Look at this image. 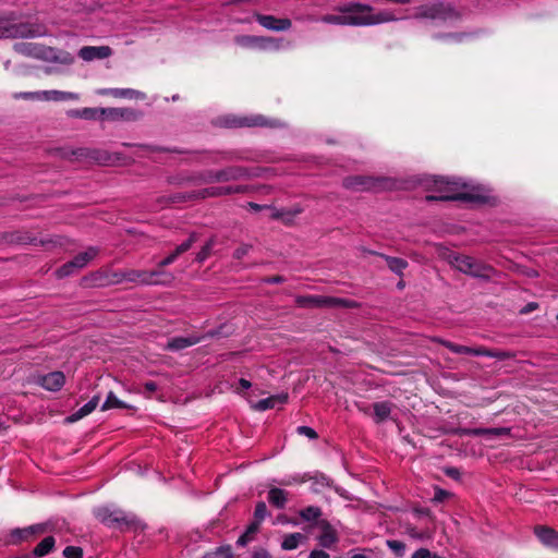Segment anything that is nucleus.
Wrapping results in <instances>:
<instances>
[{"label":"nucleus","mask_w":558,"mask_h":558,"mask_svg":"<svg viewBox=\"0 0 558 558\" xmlns=\"http://www.w3.org/2000/svg\"><path fill=\"white\" fill-rule=\"evenodd\" d=\"M339 13H345L347 25L369 26L395 21L390 12L373 13V8L360 2H348L336 8Z\"/></svg>","instance_id":"f257e3e1"},{"label":"nucleus","mask_w":558,"mask_h":558,"mask_svg":"<svg viewBox=\"0 0 558 558\" xmlns=\"http://www.w3.org/2000/svg\"><path fill=\"white\" fill-rule=\"evenodd\" d=\"M434 182L436 191L439 192V195H427L426 201L428 202L461 201L474 204H486L489 202V196L481 193H457L456 191L458 189V183L454 181H450L448 178L440 177L438 179H435Z\"/></svg>","instance_id":"f03ea898"},{"label":"nucleus","mask_w":558,"mask_h":558,"mask_svg":"<svg viewBox=\"0 0 558 558\" xmlns=\"http://www.w3.org/2000/svg\"><path fill=\"white\" fill-rule=\"evenodd\" d=\"M51 154L54 156L66 159V160H73V159H92L100 165H118L120 162L123 163H130L133 161L132 159L125 158L122 154L116 153L113 155H109L106 151H101L98 149H89V148H76V149H69V148H62L58 147L51 150Z\"/></svg>","instance_id":"7ed1b4c3"},{"label":"nucleus","mask_w":558,"mask_h":558,"mask_svg":"<svg viewBox=\"0 0 558 558\" xmlns=\"http://www.w3.org/2000/svg\"><path fill=\"white\" fill-rule=\"evenodd\" d=\"M47 35V28L40 23L15 22L13 13L0 15V38H34Z\"/></svg>","instance_id":"20e7f679"},{"label":"nucleus","mask_w":558,"mask_h":558,"mask_svg":"<svg viewBox=\"0 0 558 558\" xmlns=\"http://www.w3.org/2000/svg\"><path fill=\"white\" fill-rule=\"evenodd\" d=\"M95 517L101 524L122 532L136 530L140 525V520L135 515H129L122 510H110L108 507L98 508Z\"/></svg>","instance_id":"39448f33"},{"label":"nucleus","mask_w":558,"mask_h":558,"mask_svg":"<svg viewBox=\"0 0 558 558\" xmlns=\"http://www.w3.org/2000/svg\"><path fill=\"white\" fill-rule=\"evenodd\" d=\"M295 303L302 308L344 307L354 308L357 303L349 299H340L324 295H298Z\"/></svg>","instance_id":"423d86ee"},{"label":"nucleus","mask_w":558,"mask_h":558,"mask_svg":"<svg viewBox=\"0 0 558 558\" xmlns=\"http://www.w3.org/2000/svg\"><path fill=\"white\" fill-rule=\"evenodd\" d=\"M439 343L456 354L487 356L497 359L499 361H505L514 357V353L505 350H490L485 347L471 348L442 339L439 340Z\"/></svg>","instance_id":"0eeeda50"},{"label":"nucleus","mask_w":558,"mask_h":558,"mask_svg":"<svg viewBox=\"0 0 558 558\" xmlns=\"http://www.w3.org/2000/svg\"><path fill=\"white\" fill-rule=\"evenodd\" d=\"M253 175L247 168L231 166L221 170H207L201 174V180L205 184H210L215 182L238 181Z\"/></svg>","instance_id":"6e6552de"},{"label":"nucleus","mask_w":558,"mask_h":558,"mask_svg":"<svg viewBox=\"0 0 558 558\" xmlns=\"http://www.w3.org/2000/svg\"><path fill=\"white\" fill-rule=\"evenodd\" d=\"M460 14L450 4L437 2L433 4L421 5L416 9L414 19L423 20L428 19L433 21H450L458 20Z\"/></svg>","instance_id":"1a4fd4ad"},{"label":"nucleus","mask_w":558,"mask_h":558,"mask_svg":"<svg viewBox=\"0 0 558 558\" xmlns=\"http://www.w3.org/2000/svg\"><path fill=\"white\" fill-rule=\"evenodd\" d=\"M4 239L9 243H14V244H21V245H26V244L41 245L46 250H52L54 247L62 246L64 244V241H65V239L63 236H60V235H56V236L49 238V239L38 240L36 236L32 235L31 232L23 231V230H19V231L7 233Z\"/></svg>","instance_id":"9d476101"},{"label":"nucleus","mask_w":558,"mask_h":558,"mask_svg":"<svg viewBox=\"0 0 558 558\" xmlns=\"http://www.w3.org/2000/svg\"><path fill=\"white\" fill-rule=\"evenodd\" d=\"M451 264L461 272L476 277L489 278L493 268L465 255H454Z\"/></svg>","instance_id":"9b49d317"},{"label":"nucleus","mask_w":558,"mask_h":558,"mask_svg":"<svg viewBox=\"0 0 558 558\" xmlns=\"http://www.w3.org/2000/svg\"><path fill=\"white\" fill-rule=\"evenodd\" d=\"M98 248L95 246L88 247L85 252L77 254L73 259L59 267L56 270V277L62 279L73 275L76 270L84 268L93 260L98 255Z\"/></svg>","instance_id":"f8f14e48"},{"label":"nucleus","mask_w":558,"mask_h":558,"mask_svg":"<svg viewBox=\"0 0 558 558\" xmlns=\"http://www.w3.org/2000/svg\"><path fill=\"white\" fill-rule=\"evenodd\" d=\"M174 260V252L170 253L166 258L158 263L156 269L153 270H124L125 279H171L169 275L165 274L162 268Z\"/></svg>","instance_id":"ddd939ff"},{"label":"nucleus","mask_w":558,"mask_h":558,"mask_svg":"<svg viewBox=\"0 0 558 558\" xmlns=\"http://www.w3.org/2000/svg\"><path fill=\"white\" fill-rule=\"evenodd\" d=\"M383 179L371 175H349L342 180V185L347 190L362 192L375 189Z\"/></svg>","instance_id":"4468645a"},{"label":"nucleus","mask_w":558,"mask_h":558,"mask_svg":"<svg viewBox=\"0 0 558 558\" xmlns=\"http://www.w3.org/2000/svg\"><path fill=\"white\" fill-rule=\"evenodd\" d=\"M223 124L227 128H254L268 125L267 119L262 114L236 116L230 114L223 118Z\"/></svg>","instance_id":"2eb2a0df"},{"label":"nucleus","mask_w":558,"mask_h":558,"mask_svg":"<svg viewBox=\"0 0 558 558\" xmlns=\"http://www.w3.org/2000/svg\"><path fill=\"white\" fill-rule=\"evenodd\" d=\"M223 195H230L229 186H210L190 194L177 192V203L187 202L196 198L204 199L207 197H219Z\"/></svg>","instance_id":"dca6fc26"},{"label":"nucleus","mask_w":558,"mask_h":558,"mask_svg":"<svg viewBox=\"0 0 558 558\" xmlns=\"http://www.w3.org/2000/svg\"><path fill=\"white\" fill-rule=\"evenodd\" d=\"M254 19L260 26L274 32H284L292 26V22L288 17H276L269 14L255 13Z\"/></svg>","instance_id":"f3484780"},{"label":"nucleus","mask_w":558,"mask_h":558,"mask_svg":"<svg viewBox=\"0 0 558 558\" xmlns=\"http://www.w3.org/2000/svg\"><path fill=\"white\" fill-rule=\"evenodd\" d=\"M46 531V524H35L23 529H13L9 534V543L12 545H19L22 542L32 539L35 535L44 534Z\"/></svg>","instance_id":"a211bd4d"},{"label":"nucleus","mask_w":558,"mask_h":558,"mask_svg":"<svg viewBox=\"0 0 558 558\" xmlns=\"http://www.w3.org/2000/svg\"><path fill=\"white\" fill-rule=\"evenodd\" d=\"M101 120L135 121L142 113L132 108H101Z\"/></svg>","instance_id":"6ab92c4d"},{"label":"nucleus","mask_w":558,"mask_h":558,"mask_svg":"<svg viewBox=\"0 0 558 558\" xmlns=\"http://www.w3.org/2000/svg\"><path fill=\"white\" fill-rule=\"evenodd\" d=\"M108 279L110 281V286L121 284L123 282H130L134 284L145 286V284H166L171 282L172 279H125L124 270H109L108 269Z\"/></svg>","instance_id":"aec40b11"},{"label":"nucleus","mask_w":558,"mask_h":558,"mask_svg":"<svg viewBox=\"0 0 558 558\" xmlns=\"http://www.w3.org/2000/svg\"><path fill=\"white\" fill-rule=\"evenodd\" d=\"M36 384L49 391H59L65 384V376L61 371H54L46 375H39Z\"/></svg>","instance_id":"412c9836"},{"label":"nucleus","mask_w":558,"mask_h":558,"mask_svg":"<svg viewBox=\"0 0 558 558\" xmlns=\"http://www.w3.org/2000/svg\"><path fill=\"white\" fill-rule=\"evenodd\" d=\"M108 269H99L84 276L81 284L85 288H105L110 286Z\"/></svg>","instance_id":"4be33fe9"},{"label":"nucleus","mask_w":558,"mask_h":558,"mask_svg":"<svg viewBox=\"0 0 558 558\" xmlns=\"http://www.w3.org/2000/svg\"><path fill=\"white\" fill-rule=\"evenodd\" d=\"M534 533L539 542L551 549L558 550V532L545 525H536Z\"/></svg>","instance_id":"5701e85b"},{"label":"nucleus","mask_w":558,"mask_h":558,"mask_svg":"<svg viewBox=\"0 0 558 558\" xmlns=\"http://www.w3.org/2000/svg\"><path fill=\"white\" fill-rule=\"evenodd\" d=\"M112 54V49L109 46H84L78 51V57L85 61L94 59H106Z\"/></svg>","instance_id":"b1692460"},{"label":"nucleus","mask_w":558,"mask_h":558,"mask_svg":"<svg viewBox=\"0 0 558 558\" xmlns=\"http://www.w3.org/2000/svg\"><path fill=\"white\" fill-rule=\"evenodd\" d=\"M98 95L111 96L124 99H145V94L133 88H102L97 90Z\"/></svg>","instance_id":"393cba45"},{"label":"nucleus","mask_w":558,"mask_h":558,"mask_svg":"<svg viewBox=\"0 0 558 558\" xmlns=\"http://www.w3.org/2000/svg\"><path fill=\"white\" fill-rule=\"evenodd\" d=\"M369 253L373 255H377V256L381 257L383 259H385L387 267L389 268V270L391 272L396 274L400 278L403 277V271L409 266L408 260H405L404 258H401V257L389 256V255L374 252V251H371Z\"/></svg>","instance_id":"a878e982"},{"label":"nucleus","mask_w":558,"mask_h":558,"mask_svg":"<svg viewBox=\"0 0 558 558\" xmlns=\"http://www.w3.org/2000/svg\"><path fill=\"white\" fill-rule=\"evenodd\" d=\"M511 429L509 427H493V428H463L461 435L464 436H492L501 437L510 435Z\"/></svg>","instance_id":"bb28decb"},{"label":"nucleus","mask_w":558,"mask_h":558,"mask_svg":"<svg viewBox=\"0 0 558 558\" xmlns=\"http://www.w3.org/2000/svg\"><path fill=\"white\" fill-rule=\"evenodd\" d=\"M100 400L99 396H94L86 404L80 408L77 411L65 417L66 423H74L84 416L92 413L98 405Z\"/></svg>","instance_id":"cd10ccee"},{"label":"nucleus","mask_w":558,"mask_h":558,"mask_svg":"<svg viewBox=\"0 0 558 558\" xmlns=\"http://www.w3.org/2000/svg\"><path fill=\"white\" fill-rule=\"evenodd\" d=\"M374 421L376 424L385 422L391 414L393 403L389 401H380L373 403Z\"/></svg>","instance_id":"c85d7f7f"},{"label":"nucleus","mask_w":558,"mask_h":558,"mask_svg":"<svg viewBox=\"0 0 558 558\" xmlns=\"http://www.w3.org/2000/svg\"><path fill=\"white\" fill-rule=\"evenodd\" d=\"M289 493L282 488L271 487L268 492V502L277 509H283L288 502Z\"/></svg>","instance_id":"c756f323"},{"label":"nucleus","mask_w":558,"mask_h":558,"mask_svg":"<svg viewBox=\"0 0 558 558\" xmlns=\"http://www.w3.org/2000/svg\"><path fill=\"white\" fill-rule=\"evenodd\" d=\"M288 393L270 396L268 398L259 400L253 408L257 411H266L269 409H274L279 403H286L288 401Z\"/></svg>","instance_id":"7c9ffc66"},{"label":"nucleus","mask_w":558,"mask_h":558,"mask_svg":"<svg viewBox=\"0 0 558 558\" xmlns=\"http://www.w3.org/2000/svg\"><path fill=\"white\" fill-rule=\"evenodd\" d=\"M35 56L38 58H41L46 61L61 62V63H65V64L72 63V61H73V57L70 53H65V56L63 58H59L56 54L54 49H52L50 47H40L38 52L35 53Z\"/></svg>","instance_id":"2f4dec72"},{"label":"nucleus","mask_w":558,"mask_h":558,"mask_svg":"<svg viewBox=\"0 0 558 558\" xmlns=\"http://www.w3.org/2000/svg\"><path fill=\"white\" fill-rule=\"evenodd\" d=\"M323 533L318 537L319 544L325 548H330L338 542L337 534L327 521H322Z\"/></svg>","instance_id":"473e14b6"},{"label":"nucleus","mask_w":558,"mask_h":558,"mask_svg":"<svg viewBox=\"0 0 558 558\" xmlns=\"http://www.w3.org/2000/svg\"><path fill=\"white\" fill-rule=\"evenodd\" d=\"M303 481H312V489L315 493H320L324 488L330 487L332 484V480L323 473H315L314 475L305 474Z\"/></svg>","instance_id":"72a5a7b5"},{"label":"nucleus","mask_w":558,"mask_h":558,"mask_svg":"<svg viewBox=\"0 0 558 558\" xmlns=\"http://www.w3.org/2000/svg\"><path fill=\"white\" fill-rule=\"evenodd\" d=\"M56 539L53 536H47L41 539L32 551L33 558H39L48 555L54 547Z\"/></svg>","instance_id":"f704fd0d"},{"label":"nucleus","mask_w":558,"mask_h":558,"mask_svg":"<svg viewBox=\"0 0 558 558\" xmlns=\"http://www.w3.org/2000/svg\"><path fill=\"white\" fill-rule=\"evenodd\" d=\"M100 111L101 108H83L69 111V116L84 120H101Z\"/></svg>","instance_id":"c9c22d12"},{"label":"nucleus","mask_w":558,"mask_h":558,"mask_svg":"<svg viewBox=\"0 0 558 558\" xmlns=\"http://www.w3.org/2000/svg\"><path fill=\"white\" fill-rule=\"evenodd\" d=\"M78 98L77 94L70 92H60V90H45L41 92V99L44 100H53V101H63V100H76Z\"/></svg>","instance_id":"e433bc0d"},{"label":"nucleus","mask_w":558,"mask_h":558,"mask_svg":"<svg viewBox=\"0 0 558 558\" xmlns=\"http://www.w3.org/2000/svg\"><path fill=\"white\" fill-rule=\"evenodd\" d=\"M305 539V535L302 533H291L284 536L281 548L283 550H293L298 548L301 541Z\"/></svg>","instance_id":"4c0bfd02"},{"label":"nucleus","mask_w":558,"mask_h":558,"mask_svg":"<svg viewBox=\"0 0 558 558\" xmlns=\"http://www.w3.org/2000/svg\"><path fill=\"white\" fill-rule=\"evenodd\" d=\"M132 407L125 404L121 400H119L116 395L110 391L106 398V401L101 405V411H107L110 409H131Z\"/></svg>","instance_id":"58836bf2"},{"label":"nucleus","mask_w":558,"mask_h":558,"mask_svg":"<svg viewBox=\"0 0 558 558\" xmlns=\"http://www.w3.org/2000/svg\"><path fill=\"white\" fill-rule=\"evenodd\" d=\"M259 525L251 522L245 532L238 538L236 545L238 546H245L248 542H251L254 537V535L259 531Z\"/></svg>","instance_id":"ea45409f"},{"label":"nucleus","mask_w":558,"mask_h":558,"mask_svg":"<svg viewBox=\"0 0 558 558\" xmlns=\"http://www.w3.org/2000/svg\"><path fill=\"white\" fill-rule=\"evenodd\" d=\"M299 515L304 521H308V522L316 521L322 515V509L316 506H307V507L303 508L302 510H300Z\"/></svg>","instance_id":"a19ab883"},{"label":"nucleus","mask_w":558,"mask_h":558,"mask_svg":"<svg viewBox=\"0 0 558 558\" xmlns=\"http://www.w3.org/2000/svg\"><path fill=\"white\" fill-rule=\"evenodd\" d=\"M469 35L466 33H438L433 37L437 40L452 41L460 44Z\"/></svg>","instance_id":"79ce46f5"},{"label":"nucleus","mask_w":558,"mask_h":558,"mask_svg":"<svg viewBox=\"0 0 558 558\" xmlns=\"http://www.w3.org/2000/svg\"><path fill=\"white\" fill-rule=\"evenodd\" d=\"M268 514L269 513L266 504L264 501H258L254 509V519L252 522L260 526L262 522Z\"/></svg>","instance_id":"37998d69"},{"label":"nucleus","mask_w":558,"mask_h":558,"mask_svg":"<svg viewBox=\"0 0 558 558\" xmlns=\"http://www.w3.org/2000/svg\"><path fill=\"white\" fill-rule=\"evenodd\" d=\"M202 339L203 337L197 335H192L189 337H177V351L194 345L198 343Z\"/></svg>","instance_id":"c03bdc74"},{"label":"nucleus","mask_w":558,"mask_h":558,"mask_svg":"<svg viewBox=\"0 0 558 558\" xmlns=\"http://www.w3.org/2000/svg\"><path fill=\"white\" fill-rule=\"evenodd\" d=\"M320 21L326 24L332 25H347L345 13L341 14H325L320 17Z\"/></svg>","instance_id":"a18cd8bd"},{"label":"nucleus","mask_w":558,"mask_h":558,"mask_svg":"<svg viewBox=\"0 0 558 558\" xmlns=\"http://www.w3.org/2000/svg\"><path fill=\"white\" fill-rule=\"evenodd\" d=\"M214 240H209L207 241L201 248V251L196 254L195 256V260L197 263H203L205 259H207L209 257V255L211 254V250L214 247Z\"/></svg>","instance_id":"49530a36"},{"label":"nucleus","mask_w":558,"mask_h":558,"mask_svg":"<svg viewBox=\"0 0 558 558\" xmlns=\"http://www.w3.org/2000/svg\"><path fill=\"white\" fill-rule=\"evenodd\" d=\"M197 240V234L192 232L187 235V239L180 244H177V256L189 251L193 243Z\"/></svg>","instance_id":"de8ad7c7"},{"label":"nucleus","mask_w":558,"mask_h":558,"mask_svg":"<svg viewBox=\"0 0 558 558\" xmlns=\"http://www.w3.org/2000/svg\"><path fill=\"white\" fill-rule=\"evenodd\" d=\"M123 145L129 146V147L136 146V147L141 148L142 150L145 151V154L143 156H146V157H150L153 154H156V153L166 151V149L158 147V146L134 145V144H128V143H124Z\"/></svg>","instance_id":"09e8293b"},{"label":"nucleus","mask_w":558,"mask_h":558,"mask_svg":"<svg viewBox=\"0 0 558 558\" xmlns=\"http://www.w3.org/2000/svg\"><path fill=\"white\" fill-rule=\"evenodd\" d=\"M387 546L397 555L402 556L405 550V544L397 539H388Z\"/></svg>","instance_id":"8fccbe9b"},{"label":"nucleus","mask_w":558,"mask_h":558,"mask_svg":"<svg viewBox=\"0 0 558 558\" xmlns=\"http://www.w3.org/2000/svg\"><path fill=\"white\" fill-rule=\"evenodd\" d=\"M65 558H83V549L78 546H66L63 549Z\"/></svg>","instance_id":"3c124183"},{"label":"nucleus","mask_w":558,"mask_h":558,"mask_svg":"<svg viewBox=\"0 0 558 558\" xmlns=\"http://www.w3.org/2000/svg\"><path fill=\"white\" fill-rule=\"evenodd\" d=\"M411 558H445V557H441V556L437 555L436 553L430 551L427 548H420L413 553Z\"/></svg>","instance_id":"603ef678"},{"label":"nucleus","mask_w":558,"mask_h":558,"mask_svg":"<svg viewBox=\"0 0 558 558\" xmlns=\"http://www.w3.org/2000/svg\"><path fill=\"white\" fill-rule=\"evenodd\" d=\"M15 99H25V100H40L41 99V92H25V93H17L14 95Z\"/></svg>","instance_id":"864d4df0"},{"label":"nucleus","mask_w":558,"mask_h":558,"mask_svg":"<svg viewBox=\"0 0 558 558\" xmlns=\"http://www.w3.org/2000/svg\"><path fill=\"white\" fill-rule=\"evenodd\" d=\"M216 557L233 558L232 547L230 545H223L215 549Z\"/></svg>","instance_id":"5fc2aeb1"},{"label":"nucleus","mask_w":558,"mask_h":558,"mask_svg":"<svg viewBox=\"0 0 558 558\" xmlns=\"http://www.w3.org/2000/svg\"><path fill=\"white\" fill-rule=\"evenodd\" d=\"M253 248L252 244H241L234 252L233 257L235 259H242L245 255L248 254V252Z\"/></svg>","instance_id":"6e6d98bb"},{"label":"nucleus","mask_w":558,"mask_h":558,"mask_svg":"<svg viewBox=\"0 0 558 558\" xmlns=\"http://www.w3.org/2000/svg\"><path fill=\"white\" fill-rule=\"evenodd\" d=\"M296 432L299 435H304L310 439L318 438V434L312 427H308V426H299L296 428Z\"/></svg>","instance_id":"4d7b16f0"},{"label":"nucleus","mask_w":558,"mask_h":558,"mask_svg":"<svg viewBox=\"0 0 558 558\" xmlns=\"http://www.w3.org/2000/svg\"><path fill=\"white\" fill-rule=\"evenodd\" d=\"M144 388L147 392L151 393L159 389H161V381L160 380H149L144 384Z\"/></svg>","instance_id":"13d9d810"},{"label":"nucleus","mask_w":558,"mask_h":558,"mask_svg":"<svg viewBox=\"0 0 558 558\" xmlns=\"http://www.w3.org/2000/svg\"><path fill=\"white\" fill-rule=\"evenodd\" d=\"M449 496H450V494L447 490H444L441 488H436L433 500L437 501V502H442Z\"/></svg>","instance_id":"bf43d9fd"},{"label":"nucleus","mask_w":558,"mask_h":558,"mask_svg":"<svg viewBox=\"0 0 558 558\" xmlns=\"http://www.w3.org/2000/svg\"><path fill=\"white\" fill-rule=\"evenodd\" d=\"M284 281H286V278L280 275H275V276L266 277L263 279V282L269 283V284H279V283H283Z\"/></svg>","instance_id":"052dcab7"},{"label":"nucleus","mask_w":558,"mask_h":558,"mask_svg":"<svg viewBox=\"0 0 558 558\" xmlns=\"http://www.w3.org/2000/svg\"><path fill=\"white\" fill-rule=\"evenodd\" d=\"M539 307L538 303L530 302L520 310V314L527 315Z\"/></svg>","instance_id":"680f3d73"},{"label":"nucleus","mask_w":558,"mask_h":558,"mask_svg":"<svg viewBox=\"0 0 558 558\" xmlns=\"http://www.w3.org/2000/svg\"><path fill=\"white\" fill-rule=\"evenodd\" d=\"M445 474H446L447 476H449L450 478H454V480L460 478V475H461V473H460L459 469L453 468V466H452V468H447V469L445 470Z\"/></svg>","instance_id":"e2e57ef3"},{"label":"nucleus","mask_w":558,"mask_h":558,"mask_svg":"<svg viewBox=\"0 0 558 558\" xmlns=\"http://www.w3.org/2000/svg\"><path fill=\"white\" fill-rule=\"evenodd\" d=\"M230 194H244L248 192L247 185H236V186H229Z\"/></svg>","instance_id":"0e129e2a"},{"label":"nucleus","mask_w":558,"mask_h":558,"mask_svg":"<svg viewBox=\"0 0 558 558\" xmlns=\"http://www.w3.org/2000/svg\"><path fill=\"white\" fill-rule=\"evenodd\" d=\"M308 558H330V556L325 550L314 549L311 551Z\"/></svg>","instance_id":"69168bd1"},{"label":"nucleus","mask_w":558,"mask_h":558,"mask_svg":"<svg viewBox=\"0 0 558 558\" xmlns=\"http://www.w3.org/2000/svg\"><path fill=\"white\" fill-rule=\"evenodd\" d=\"M252 387V384L250 380L245 378H241L239 380V388H236L238 392H241L242 390H247Z\"/></svg>","instance_id":"338daca9"},{"label":"nucleus","mask_w":558,"mask_h":558,"mask_svg":"<svg viewBox=\"0 0 558 558\" xmlns=\"http://www.w3.org/2000/svg\"><path fill=\"white\" fill-rule=\"evenodd\" d=\"M253 558H271V556L268 553V550H266L264 548H259V549L254 551Z\"/></svg>","instance_id":"774afa93"}]
</instances>
